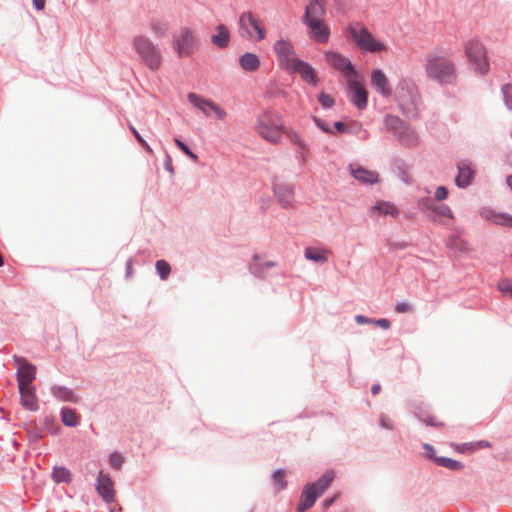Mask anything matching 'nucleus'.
<instances>
[{
  "mask_svg": "<svg viewBox=\"0 0 512 512\" xmlns=\"http://www.w3.org/2000/svg\"><path fill=\"white\" fill-rule=\"evenodd\" d=\"M255 130L267 142L279 144L285 131L282 115L275 109H265L257 116Z\"/></svg>",
  "mask_w": 512,
  "mask_h": 512,
  "instance_id": "f257e3e1",
  "label": "nucleus"
},
{
  "mask_svg": "<svg viewBox=\"0 0 512 512\" xmlns=\"http://www.w3.org/2000/svg\"><path fill=\"white\" fill-rule=\"evenodd\" d=\"M425 71L429 79L441 86L454 84L458 77L455 63L438 55L426 56Z\"/></svg>",
  "mask_w": 512,
  "mask_h": 512,
  "instance_id": "f03ea898",
  "label": "nucleus"
},
{
  "mask_svg": "<svg viewBox=\"0 0 512 512\" xmlns=\"http://www.w3.org/2000/svg\"><path fill=\"white\" fill-rule=\"evenodd\" d=\"M335 478V472L327 469L317 480L304 485L297 505V512H306L330 487Z\"/></svg>",
  "mask_w": 512,
  "mask_h": 512,
  "instance_id": "7ed1b4c3",
  "label": "nucleus"
},
{
  "mask_svg": "<svg viewBox=\"0 0 512 512\" xmlns=\"http://www.w3.org/2000/svg\"><path fill=\"white\" fill-rule=\"evenodd\" d=\"M395 97L401 113L410 119H418V104L420 95L415 83L409 79H402L395 91Z\"/></svg>",
  "mask_w": 512,
  "mask_h": 512,
  "instance_id": "20e7f679",
  "label": "nucleus"
},
{
  "mask_svg": "<svg viewBox=\"0 0 512 512\" xmlns=\"http://www.w3.org/2000/svg\"><path fill=\"white\" fill-rule=\"evenodd\" d=\"M465 57L475 74L483 77L490 72V57L484 43L473 37L462 44Z\"/></svg>",
  "mask_w": 512,
  "mask_h": 512,
  "instance_id": "39448f33",
  "label": "nucleus"
},
{
  "mask_svg": "<svg viewBox=\"0 0 512 512\" xmlns=\"http://www.w3.org/2000/svg\"><path fill=\"white\" fill-rule=\"evenodd\" d=\"M383 123L386 130L393 133L404 147L412 148L418 145L419 136L417 132L399 116L386 114Z\"/></svg>",
  "mask_w": 512,
  "mask_h": 512,
  "instance_id": "423d86ee",
  "label": "nucleus"
},
{
  "mask_svg": "<svg viewBox=\"0 0 512 512\" xmlns=\"http://www.w3.org/2000/svg\"><path fill=\"white\" fill-rule=\"evenodd\" d=\"M132 47L141 61L152 71H157L162 65V54L157 44L148 37L139 35L134 37Z\"/></svg>",
  "mask_w": 512,
  "mask_h": 512,
  "instance_id": "0eeeda50",
  "label": "nucleus"
},
{
  "mask_svg": "<svg viewBox=\"0 0 512 512\" xmlns=\"http://www.w3.org/2000/svg\"><path fill=\"white\" fill-rule=\"evenodd\" d=\"M171 45L179 59L188 58L199 50L200 39L190 27H181L172 35Z\"/></svg>",
  "mask_w": 512,
  "mask_h": 512,
  "instance_id": "6e6552de",
  "label": "nucleus"
},
{
  "mask_svg": "<svg viewBox=\"0 0 512 512\" xmlns=\"http://www.w3.org/2000/svg\"><path fill=\"white\" fill-rule=\"evenodd\" d=\"M347 32L350 38L364 54L386 51L388 49L387 45L384 42L375 39L366 27H360L359 29L349 27Z\"/></svg>",
  "mask_w": 512,
  "mask_h": 512,
  "instance_id": "1a4fd4ad",
  "label": "nucleus"
},
{
  "mask_svg": "<svg viewBox=\"0 0 512 512\" xmlns=\"http://www.w3.org/2000/svg\"><path fill=\"white\" fill-rule=\"evenodd\" d=\"M239 35L242 38H253V33L250 30L252 28L255 31V38L257 41L264 40L266 38V29L260 23L258 18L251 12H243L238 18Z\"/></svg>",
  "mask_w": 512,
  "mask_h": 512,
  "instance_id": "9d476101",
  "label": "nucleus"
},
{
  "mask_svg": "<svg viewBox=\"0 0 512 512\" xmlns=\"http://www.w3.org/2000/svg\"><path fill=\"white\" fill-rule=\"evenodd\" d=\"M325 60L347 80L360 77V73L352 61L337 51L325 52Z\"/></svg>",
  "mask_w": 512,
  "mask_h": 512,
  "instance_id": "9b49d317",
  "label": "nucleus"
},
{
  "mask_svg": "<svg viewBox=\"0 0 512 512\" xmlns=\"http://www.w3.org/2000/svg\"><path fill=\"white\" fill-rule=\"evenodd\" d=\"M187 100L194 108L200 110L206 116H210L214 113L219 120H223L226 117V112L217 103L202 95L189 92L187 94Z\"/></svg>",
  "mask_w": 512,
  "mask_h": 512,
  "instance_id": "f8f14e48",
  "label": "nucleus"
},
{
  "mask_svg": "<svg viewBox=\"0 0 512 512\" xmlns=\"http://www.w3.org/2000/svg\"><path fill=\"white\" fill-rule=\"evenodd\" d=\"M457 174L454 178L455 185L459 189H466L471 186L476 178L477 169L475 164L465 158L456 163Z\"/></svg>",
  "mask_w": 512,
  "mask_h": 512,
  "instance_id": "ddd939ff",
  "label": "nucleus"
},
{
  "mask_svg": "<svg viewBox=\"0 0 512 512\" xmlns=\"http://www.w3.org/2000/svg\"><path fill=\"white\" fill-rule=\"evenodd\" d=\"M346 91L349 101L359 110H364L368 106V92L358 78L347 80Z\"/></svg>",
  "mask_w": 512,
  "mask_h": 512,
  "instance_id": "4468645a",
  "label": "nucleus"
},
{
  "mask_svg": "<svg viewBox=\"0 0 512 512\" xmlns=\"http://www.w3.org/2000/svg\"><path fill=\"white\" fill-rule=\"evenodd\" d=\"M273 50L279 67L284 70H288L294 63V59L298 58L292 44L284 39L277 40L273 45Z\"/></svg>",
  "mask_w": 512,
  "mask_h": 512,
  "instance_id": "2eb2a0df",
  "label": "nucleus"
},
{
  "mask_svg": "<svg viewBox=\"0 0 512 512\" xmlns=\"http://www.w3.org/2000/svg\"><path fill=\"white\" fill-rule=\"evenodd\" d=\"M302 23L307 27V34L311 40L323 44L329 41L331 30L322 19H310Z\"/></svg>",
  "mask_w": 512,
  "mask_h": 512,
  "instance_id": "dca6fc26",
  "label": "nucleus"
},
{
  "mask_svg": "<svg viewBox=\"0 0 512 512\" xmlns=\"http://www.w3.org/2000/svg\"><path fill=\"white\" fill-rule=\"evenodd\" d=\"M95 489L105 503L110 504L115 501L114 482L109 474L102 471L98 473Z\"/></svg>",
  "mask_w": 512,
  "mask_h": 512,
  "instance_id": "f3484780",
  "label": "nucleus"
},
{
  "mask_svg": "<svg viewBox=\"0 0 512 512\" xmlns=\"http://www.w3.org/2000/svg\"><path fill=\"white\" fill-rule=\"evenodd\" d=\"M290 73H298L302 80L309 85L316 87L318 85L317 73L314 67L307 61L295 58L294 63L287 70Z\"/></svg>",
  "mask_w": 512,
  "mask_h": 512,
  "instance_id": "a211bd4d",
  "label": "nucleus"
},
{
  "mask_svg": "<svg viewBox=\"0 0 512 512\" xmlns=\"http://www.w3.org/2000/svg\"><path fill=\"white\" fill-rule=\"evenodd\" d=\"M18 389L20 393L21 406L28 411H38L39 403L36 395L35 386L30 383H24L23 381L19 380Z\"/></svg>",
  "mask_w": 512,
  "mask_h": 512,
  "instance_id": "6ab92c4d",
  "label": "nucleus"
},
{
  "mask_svg": "<svg viewBox=\"0 0 512 512\" xmlns=\"http://www.w3.org/2000/svg\"><path fill=\"white\" fill-rule=\"evenodd\" d=\"M272 191L282 208L289 209L294 207V185L273 182Z\"/></svg>",
  "mask_w": 512,
  "mask_h": 512,
  "instance_id": "aec40b11",
  "label": "nucleus"
},
{
  "mask_svg": "<svg viewBox=\"0 0 512 512\" xmlns=\"http://www.w3.org/2000/svg\"><path fill=\"white\" fill-rule=\"evenodd\" d=\"M14 360L17 368L16 380L18 384L19 380L28 383L36 379L37 367L35 364L23 356H14Z\"/></svg>",
  "mask_w": 512,
  "mask_h": 512,
  "instance_id": "412c9836",
  "label": "nucleus"
},
{
  "mask_svg": "<svg viewBox=\"0 0 512 512\" xmlns=\"http://www.w3.org/2000/svg\"><path fill=\"white\" fill-rule=\"evenodd\" d=\"M349 169L352 177L362 184L374 185L380 181L379 174L377 172L368 170L361 165L350 164Z\"/></svg>",
  "mask_w": 512,
  "mask_h": 512,
  "instance_id": "4be33fe9",
  "label": "nucleus"
},
{
  "mask_svg": "<svg viewBox=\"0 0 512 512\" xmlns=\"http://www.w3.org/2000/svg\"><path fill=\"white\" fill-rule=\"evenodd\" d=\"M371 85L383 97H388L392 93L389 80L386 74L380 68H375L371 71Z\"/></svg>",
  "mask_w": 512,
  "mask_h": 512,
  "instance_id": "5701e85b",
  "label": "nucleus"
},
{
  "mask_svg": "<svg viewBox=\"0 0 512 512\" xmlns=\"http://www.w3.org/2000/svg\"><path fill=\"white\" fill-rule=\"evenodd\" d=\"M216 33L211 35V43L218 49H226L231 42V33L225 24H218L215 27Z\"/></svg>",
  "mask_w": 512,
  "mask_h": 512,
  "instance_id": "b1692460",
  "label": "nucleus"
},
{
  "mask_svg": "<svg viewBox=\"0 0 512 512\" xmlns=\"http://www.w3.org/2000/svg\"><path fill=\"white\" fill-rule=\"evenodd\" d=\"M326 15V7L321 0H309L305 7L302 21L322 19Z\"/></svg>",
  "mask_w": 512,
  "mask_h": 512,
  "instance_id": "393cba45",
  "label": "nucleus"
},
{
  "mask_svg": "<svg viewBox=\"0 0 512 512\" xmlns=\"http://www.w3.org/2000/svg\"><path fill=\"white\" fill-rule=\"evenodd\" d=\"M50 392L53 397L62 402L77 404L80 401V397L71 388L64 385H53L50 388Z\"/></svg>",
  "mask_w": 512,
  "mask_h": 512,
  "instance_id": "a878e982",
  "label": "nucleus"
},
{
  "mask_svg": "<svg viewBox=\"0 0 512 512\" xmlns=\"http://www.w3.org/2000/svg\"><path fill=\"white\" fill-rule=\"evenodd\" d=\"M239 66L246 72H255L261 65L260 58L253 52H245L238 58Z\"/></svg>",
  "mask_w": 512,
  "mask_h": 512,
  "instance_id": "bb28decb",
  "label": "nucleus"
},
{
  "mask_svg": "<svg viewBox=\"0 0 512 512\" xmlns=\"http://www.w3.org/2000/svg\"><path fill=\"white\" fill-rule=\"evenodd\" d=\"M60 418L64 426L74 428L80 425L81 418L75 408L63 406L60 409Z\"/></svg>",
  "mask_w": 512,
  "mask_h": 512,
  "instance_id": "cd10ccee",
  "label": "nucleus"
},
{
  "mask_svg": "<svg viewBox=\"0 0 512 512\" xmlns=\"http://www.w3.org/2000/svg\"><path fill=\"white\" fill-rule=\"evenodd\" d=\"M50 476L55 484H70L73 480L72 472L66 466H53Z\"/></svg>",
  "mask_w": 512,
  "mask_h": 512,
  "instance_id": "c85d7f7f",
  "label": "nucleus"
},
{
  "mask_svg": "<svg viewBox=\"0 0 512 512\" xmlns=\"http://www.w3.org/2000/svg\"><path fill=\"white\" fill-rule=\"evenodd\" d=\"M372 210L377 211L380 215L391 216L394 219L398 218L400 215V211L397 206L394 203L385 200L376 201L372 206Z\"/></svg>",
  "mask_w": 512,
  "mask_h": 512,
  "instance_id": "c756f323",
  "label": "nucleus"
},
{
  "mask_svg": "<svg viewBox=\"0 0 512 512\" xmlns=\"http://www.w3.org/2000/svg\"><path fill=\"white\" fill-rule=\"evenodd\" d=\"M491 446L492 444L487 440H478L461 443L457 446L456 450L459 453H474L484 448H490Z\"/></svg>",
  "mask_w": 512,
  "mask_h": 512,
  "instance_id": "7c9ffc66",
  "label": "nucleus"
},
{
  "mask_svg": "<svg viewBox=\"0 0 512 512\" xmlns=\"http://www.w3.org/2000/svg\"><path fill=\"white\" fill-rule=\"evenodd\" d=\"M427 217L430 218L431 221L437 222L442 217L454 219V214L448 205L435 203L431 214H427Z\"/></svg>",
  "mask_w": 512,
  "mask_h": 512,
  "instance_id": "2f4dec72",
  "label": "nucleus"
},
{
  "mask_svg": "<svg viewBox=\"0 0 512 512\" xmlns=\"http://www.w3.org/2000/svg\"><path fill=\"white\" fill-rule=\"evenodd\" d=\"M489 215L486 217L491 220L493 223L503 226L512 228V215L505 212H496L494 210H489Z\"/></svg>",
  "mask_w": 512,
  "mask_h": 512,
  "instance_id": "473e14b6",
  "label": "nucleus"
},
{
  "mask_svg": "<svg viewBox=\"0 0 512 512\" xmlns=\"http://www.w3.org/2000/svg\"><path fill=\"white\" fill-rule=\"evenodd\" d=\"M271 482L277 492L287 488L286 471L283 468L275 469L271 474Z\"/></svg>",
  "mask_w": 512,
  "mask_h": 512,
  "instance_id": "72a5a7b5",
  "label": "nucleus"
},
{
  "mask_svg": "<svg viewBox=\"0 0 512 512\" xmlns=\"http://www.w3.org/2000/svg\"><path fill=\"white\" fill-rule=\"evenodd\" d=\"M435 464L439 467H443L455 472L461 471L464 468V464L462 462L446 456H440L439 458H436Z\"/></svg>",
  "mask_w": 512,
  "mask_h": 512,
  "instance_id": "f704fd0d",
  "label": "nucleus"
},
{
  "mask_svg": "<svg viewBox=\"0 0 512 512\" xmlns=\"http://www.w3.org/2000/svg\"><path fill=\"white\" fill-rule=\"evenodd\" d=\"M249 271L252 275L257 278L264 279L266 277V268L263 266V263L260 262V257L258 254H254L252 260L248 265Z\"/></svg>",
  "mask_w": 512,
  "mask_h": 512,
  "instance_id": "c9c22d12",
  "label": "nucleus"
},
{
  "mask_svg": "<svg viewBox=\"0 0 512 512\" xmlns=\"http://www.w3.org/2000/svg\"><path fill=\"white\" fill-rule=\"evenodd\" d=\"M32 427H29V425L27 423H24L22 425L23 429L26 431L27 433V439L28 441L31 443V444H36L38 443L43 437H44V434L42 432V429H40L36 424L35 422L32 423Z\"/></svg>",
  "mask_w": 512,
  "mask_h": 512,
  "instance_id": "e433bc0d",
  "label": "nucleus"
},
{
  "mask_svg": "<svg viewBox=\"0 0 512 512\" xmlns=\"http://www.w3.org/2000/svg\"><path fill=\"white\" fill-rule=\"evenodd\" d=\"M446 245L450 250L458 251L461 253L468 251V243L458 235H451L448 238Z\"/></svg>",
  "mask_w": 512,
  "mask_h": 512,
  "instance_id": "4c0bfd02",
  "label": "nucleus"
},
{
  "mask_svg": "<svg viewBox=\"0 0 512 512\" xmlns=\"http://www.w3.org/2000/svg\"><path fill=\"white\" fill-rule=\"evenodd\" d=\"M393 167L397 171L399 178L401 179L402 182H404L406 184L411 183V179H410V176L408 173L409 172L408 165L406 164V162L403 159H400V158L395 159L393 161Z\"/></svg>",
  "mask_w": 512,
  "mask_h": 512,
  "instance_id": "58836bf2",
  "label": "nucleus"
},
{
  "mask_svg": "<svg viewBox=\"0 0 512 512\" xmlns=\"http://www.w3.org/2000/svg\"><path fill=\"white\" fill-rule=\"evenodd\" d=\"M414 415L419 421L423 422L425 425L429 427L439 428L444 426L443 422L436 421L432 415H430L427 412H424L421 409L415 411Z\"/></svg>",
  "mask_w": 512,
  "mask_h": 512,
  "instance_id": "ea45409f",
  "label": "nucleus"
},
{
  "mask_svg": "<svg viewBox=\"0 0 512 512\" xmlns=\"http://www.w3.org/2000/svg\"><path fill=\"white\" fill-rule=\"evenodd\" d=\"M175 146L190 160L198 162V155L179 136L174 137Z\"/></svg>",
  "mask_w": 512,
  "mask_h": 512,
  "instance_id": "a19ab883",
  "label": "nucleus"
},
{
  "mask_svg": "<svg viewBox=\"0 0 512 512\" xmlns=\"http://www.w3.org/2000/svg\"><path fill=\"white\" fill-rule=\"evenodd\" d=\"M44 427L47 430L49 434L52 436H58L60 435L62 428L57 422V419L54 416L47 415L44 417Z\"/></svg>",
  "mask_w": 512,
  "mask_h": 512,
  "instance_id": "79ce46f5",
  "label": "nucleus"
},
{
  "mask_svg": "<svg viewBox=\"0 0 512 512\" xmlns=\"http://www.w3.org/2000/svg\"><path fill=\"white\" fill-rule=\"evenodd\" d=\"M305 258L315 263L322 264L327 261V257L322 250L317 248L308 247L304 252Z\"/></svg>",
  "mask_w": 512,
  "mask_h": 512,
  "instance_id": "37998d69",
  "label": "nucleus"
},
{
  "mask_svg": "<svg viewBox=\"0 0 512 512\" xmlns=\"http://www.w3.org/2000/svg\"><path fill=\"white\" fill-rule=\"evenodd\" d=\"M156 273L161 280H167L171 273V265L165 259H159L155 263Z\"/></svg>",
  "mask_w": 512,
  "mask_h": 512,
  "instance_id": "c03bdc74",
  "label": "nucleus"
},
{
  "mask_svg": "<svg viewBox=\"0 0 512 512\" xmlns=\"http://www.w3.org/2000/svg\"><path fill=\"white\" fill-rule=\"evenodd\" d=\"M151 29L157 38H163L168 31V24L157 19H152L150 23Z\"/></svg>",
  "mask_w": 512,
  "mask_h": 512,
  "instance_id": "a18cd8bd",
  "label": "nucleus"
},
{
  "mask_svg": "<svg viewBox=\"0 0 512 512\" xmlns=\"http://www.w3.org/2000/svg\"><path fill=\"white\" fill-rule=\"evenodd\" d=\"M108 462L113 469L120 470L125 462L121 452L114 450L108 456Z\"/></svg>",
  "mask_w": 512,
  "mask_h": 512,
  "instance_id": "49530a36",
  "label": "nucleus"
},
{
  "mask_svg": "<svg viewBox=\"0 0 512 512\" xmlns=\"http://www.w3.org/2000/svg\"><path fill=\"white\" fill-rule=\"evenodd\" d=\"M317 100L324 110L332 109L335 105V99L324 91L318 93Z\"/></svg>",
  "mask_w": 512,
  "mask_h": 512,
  "instance_id": "de8ad7c7",
  "label": "nucleus"
},
{
  "mask_svg": "<svg viewBox=\"0 0 512 512\" xmlns=\"http://www.w3.org/2000/svg\"><path fill=\"white\" fill-rule=\"evenodd\" d=\"M417 205L418 209L427 215L428 213L431 214L435 201L430 197H421L418 199Z\"/></svg>",
  "mask_w": 512,
  "mask_h": 512,
  "instance_id": "09e8293b",
  "label": "nucleus"
},
{
  "mask_svg": "<svg viewBox=\"0 0 512 512\" xmlns=\"http://www.w3.org/2000/svg\"><path fill=\"white\" fill-rule=\"evenodd\" d=\"M310 149L309 145L304 142L303 145L296 147L297 158L299 159V166L303 168L307 162Z\"/></svg>",
  "mask_w": 512,
  "mask_h": 512,
  "instance_id": "8fccbe9b",
  "label": "nucleus"
},
{
  "mask_svg": "<svg viewBox=\"0 0 512 512\" xmlns=\"http://www.w3.org/2000/svg\"><path fill=\"white\" fill-rule=\"evenodd\" d=\"M504 104L507 109L512 110V84L506 83L501 87Z\"/></svg>",
  "mask_w": 512,
  "mask_h": 512,
  "instance_id": "3c124183",
  "label": "nucleus"
},
{
  "mask_svg": "<svg viewBox=\"0 0 512 512\" xmlns=\"http://www.w3.org/2000/svg\"><path fill=\"white\" fill-rule=\"evenodd\" d=\"M131 131L135 137V139L137 140V142L139 143V145L141 146V148L147 152L148 154H152L153 153V150L151 148V146L148 144V142L142 137V135L138 132V130L136 128H134L133 126H131Z\"/></svg>",
  "mask_w": 512,
  "mask_h": 512,
  "instance_id": "603ef678",
  "label": "nucleus"
},
{
  "mask_svg": "<svg viewBox=\"0 0 512 512\" xmlns=\"http://www.w3.org/2000/svg\"><path fill=\"white\" fill-rule=\"evenodd\" d=\"M498 289L503 295L512 297V279H501L498 283Z\"/></svg>",
  "mask_w": 512,
  "mask_h": 512,
  "instance_id": "864d4df0",
  "label": "nucleus"
},
{
  "mask_svg": "<svg viewBox=\"0 0 512 512\" xmlns=\"http://www.w3.org/2000/svg\"><path fill=\"white\" fill-rule=\"evenodd\" d=\"M284 134L286 135V137L288 138V140L294 144L296 147H298L299 145H303V143L305 142L301 136L294 130L292 129H287L285 127V131H284Z\"/></svg>",
  "mask_w": 512,
  "mask_h": 512,
  "instance_id": "5fc2aeb1",
  "label": "nucleus"
},
{
  "mask_svg": "<svg viewBox=\"0 0 512 512\" xmlns=\"http://www.w3.org/2000/svg\"><path fill=\"white\" fill-rule=\"evenodd\" d=\"M313 122L316 125L317 128H319L323 133L332 135L334 133V130L331 128V126L323 119L314 116Z\"/></svg>",
  "mask_w": 512,
  "mask_h": 512,
  "instance_id": "6e6d98bb",
  "label": "nucleus"
},
{
  "mask_svg": "<svg viewBox=\"0 0 512 512\" xmlns=\"http://www.w3.org/2000/svg\"><path fill=\"white\" fill-rule=\"evenodd\" d=\"M422 447L424 450L425 458L435 463V459L439 458L440 456L436 455V449L434 448V446L429 443H424Z\"/></svg>",
  "mask_w": 512,
  "mask_h": 512,
  "instance_id": "4d7b16f0",
  "label": "nucleus"
},
{
  "mask_svg": "<svg viewBox=\"0 0 512 512\" xmlns=\"http://www.w3.org/2000/svg\"><path fill=\"white\" fill-rule=\"evenodd\" d=\"M363 125L360 121H351L346 128V134L358 135L362 132Z\"/></svg>",
  "mask_w": 512,
  "mask_h": 512,
  "instance_id": "13d9d810",
  "label": "nucleus"
},
{
  "mask_svg": "<svg viewBox=\"0 0 512 512\" xmlns=\"http://www.w3.org/2000/svg\"><path fill=\"white\" fill-rule=\"evenodd\" d=\"M449 190L446 186L440 185L436 188L434 193V199L436 201H444L448 198Z\"/></svg>",
  "mask_w": 512,
  "mask_h": 512,
  "instance_id": "bf43d9fd",
  "label": "nucleus"
},
{
  "mask_svg": "<svg viewBox=\"0 0 512 512\" xmlns=\"http://www.w3.org/2000/svg\"><path fill=\"white\" fill-rule=\"evenodd\" d=\"M378 424H379V426L382 429H386V430H393L394 429V425H393L392 421L384 413L380 414L379 419H378Z\"/></svg>",
  "mask_w": 512,
  "mask_h": 512,
  "instance_id": "052dcab7",
  "label": "nucleus"
},
{
  "mask_svg": "<svg viewBox=\"0 0 512 512\" xmlns=\"http://www.w3.org/2000/svg\"><path fill=\"white\" fill-rule=\"evenodd\" d=\"M412 310H413L412 305L406 301L398 302L395 305V312L400 313V314L408 313V312H411Z\"/></svg>",
  "mask_w": 512,
  "mask_h": 512,
  "instance_id": "680f3d73",
  "label": "nucleus"
},
{
  "mask_svg": "<svg viewBox=\"0 0 512 512\" xmlns=\"http://www.w3.org/2000/svg\"><path fill=\"white\" fill-rule=\"evenodd\" d=\"M372 324L384 330H387L391 327V322L388 318H373Z\"/></svg>",
  "mask_w": 512,
  "mask_h": 512,
  "instance_id": "e2e57ef3",
  "label": "nucleus"
},
{
  "mask_svg": "<svg viewBox=\"0 0 512 512\" xmlns=\"http://www.w3.org/2000/svg\"><path fill=\"white\" fill-rule=\"evenodd\" d=\"M164 169L168 171L172 176L175 174V170L172 164V158L167 151H165V158L163 162Z\"/></svg>",
  "mask_w": 512,
  "mask_h": 512,
  "instance_id": "0e129e2a",
  "label": "nucleus"
},
{
  "mask_svg": "<svg viewBox=\"0 0 512 512\" xmlns=\"http://www.w3.org/2000/svg\"><path fill=\"white\" fill-rule=\"evenodd\" d=\"M339 497L340 493H335L332 496L325 498L322 502L323 508L328 509L329 507H331L338 500Z\"/></svg>",
  "mask_w": 512,
  "mask_h": 512,
  "instance_id": "69168bd1",
  "label": "nucleus"
},
{
  "mask_svg": "<svg viewBox=\"0 0 512 512\" xmlns=\"http://www.w3.org/2000/svg\"><path fill=\"white\" fill-rule=\"evenodd\" d=\"M355 322L358 325L372 324L373 318H369V317H367L365 315L358 314V315L355 316Z\"/></svg>",
  "mask_w": 512,
  "mask_h": 512,
  "instance_id": "338daca9",
  "label": "nucleus"
},
{
  "mask_svg": "<svg viewBox=\"0 0 512 512\" xmlns=\"http://www.w3.org/2000/svg\"><path fill=\"white\" fill-rule=\"evenodd\" d=\"M347 124L343 121H335L334 122V130L338 133H346Z\"/></svg>",
  "mask_w": 512,
  "mask_h": 512,
  "instance_id": "774afa93",
  "label": "nucleus"
}]
</instances>
